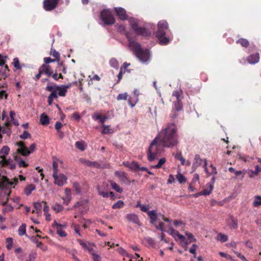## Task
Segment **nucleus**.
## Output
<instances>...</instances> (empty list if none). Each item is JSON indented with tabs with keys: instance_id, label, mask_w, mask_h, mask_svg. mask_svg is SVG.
<instances>
[{
	"instance_id": "1",
	"label": "nucleus",
	"mask_w": 261,
	"mask_h": 261,
	"mask_svg": "<svg viewBox=\"0 0 261 261\" xmlns=\"http://www.w3.org/2000/svg\"><path fill=\"white\" fill-rule=\"evenodd\" d=\"M159 136L160 143L163 147H173L178 143L177 127L173 123H168Z\"/></svg>"
},
{
	"instance_id": "2",
	"label": "nucleus",
	"mask_w": 261,
	"mask_h": 261,
	"mask_svg": "<svg viewBox=\"0 0 261 261\" xmlns=\"http://www.w3.org/2000/svg\"><path fill=\"white\" fill-rule=\"evenodd\" d=\"M115 11L120 19L122 20H128L131 28L137 35L143 37H148L151 35L150 32L145 27H139V20L137 19L134 17L128 18L126 10L124 8L115 7Z\"/></svg>"
},
{
	"instance_id": "3",
	"label": "nucleus",
	"mask_w": 261,
	"mask_h": 261,
	"mask_svg": "<svg viewBox=\"0 0 261 261\" xmlns=\"http://www.w3.org/2000/svg\"><path fill=\"white\" fill-rule=\"evenodd\" d=\"M16 144L18 146V148L16 150V152L14 153L13 158L18 163L19 167H27L29 166V164L23 161L18 154L24 156H29L31 153L35 151L36 149V144L35 143L32 144L29 149L23 142H17Z\"/></svg>"
},
{
	"instance_id": "4",
	"label": "nucleus",
	"mask_w": 261,
	"mask_h": 261,
	"mask_svg": "<svg viewBox=\"0 0 261 261\" xmlns=\"http://www.w3.org/2000/svg\"><path fill=\"white\" fill-rule=\"evenodd\" d=\"M169 28L168 22L164 20L160 21L158 24V31L156 32L155 36L158 39L159 43L162 45L168 44L170 39L166 36L165 30Z\"/></svg>"
},
{
	"instance_id": "5",
	"label": "nucleus",
	"mask_w": 261,
	"mask_h": 261,
	"mask_svg": "<svg viewBox=\"0 0 261 261\" xmlns=\"http://www.w3.org/2000/svg\"><path fill=\"white\" fill-rule=\"evenodd\" d=\"M130 48L134 53L136 56L142 63H146L150 59V54L149 49H143L139 43H132Z\"/></svg>"
},
{
	"instance_id": "6",
	"label": "nucleus",
	"mask_w": 261,
	"mask_h": 261,
	"mask_svg": "<svg viewBox=\"0 0 261 261\" xmlns=\"http://www.w3.org/2000/svg\"><path fill=\"white\" fill-rule=\"evenodd\" d=\"M158 137H156L151 142L147 152L148 160L152 162L155 160L156 156L162 151V148L160 143L158 144Z\"/></svg>"
},
{
	"instance_id": "7",
	"label": "nucleus",
	"mask_w": 261,
	"mask_h": 261,
	"mask_svg": "<svg viewBox=\"0 0 261 261\" xmlns=\"http://www.w3.org/2000/svg\"><path fill=\"white\" fill-rule=\"evenodd\" d=\"M100 19L107 25H112L115 23V19L109 9H103L100 12Z\"/></svg>"
},
{
	"instance_id": "8",
	"label": "nucleus",
	"mask_w": 261,
	"mask_h": 261,
	"mask_svg": "<svg viewBox=\"0 0 261 261\" xmlns=\"http://www.w3.org/2000/svg\"><path fill=\"white\" fill-rule=\"evenodd\" d=\"M60 0H44L43 8L46 11H51L57 8Z\"/></svg>"
},
{
	"instance_id": "9",
	"label": "nucleus",
	"mask_w": 261,
	"mask_h": 261,
	"mask_svg": "<svg viewBox=\"0 0 261 261\" xmlns=\"http://www.w3.org/2000/svg\"><path fill=\"white\" fill-rule=\"evenodd\" d=\"M55 180V184L57 185L59 187H62L66 183L67 178L66 176L63 174H56V176H53Z\"/></svg>"
},
{
	"instance_id": "10",
	"label": "nucleus",
	"mask_w": 261,
	"mask_h": 261,
	"mask_svg": "<svg viewBox=\"0 0 261 261\" xmlns=\"http://www.w3.org/2000/svg\"><path fill=\"white\" fill-rule=\"evenodd\" d=\"M71 84H69L66 85H60V86H57L55 87V90H56V92L58 91L57 93L58 94V96H65L66 94V93L67 92V89L70 88L71 86Z\"/></svg>"
},
{
	"instance_id": "11",
	"label": "nucleus",
	"mask_w": 261,
	"mask_h": 261,
	"mask_svg": "<svg viewBox=\"0 0 261 261\" xmlns=\"http://www.w3.org/2000/svg\"><path fill=\"white\" fill-rule=\"evenodd\" d=\"M39 68L43 74H45L48 77H51L53 70L49 65L43 64Z\"/></svg>"
},
{
	"instance_id": "12",
	"label": "nucleus",
	"mask_w": 261,
	"mask_h": 261,
	"mask_svg": "<svg viewBox=\"0 0 261 261\" xmlns=\"http://www.w3.org/2000/svg\"><path fill=\"white\" fill-rule=\"evenodd\" d=\"M259 59L260 56L259 53H256L248 56L246 60L250 64H255L259 62Z\"/></svg>"
},
{
	"instance_id": "13",
	"label": "nucleus",
	"mask_w": 261,
	"mask_h": 261,
	"mask_svg": "<svg viewBox=\"0 0 261 261\" xmlns=\"http://www.w3.org/2000/svg\"><path fill=\"white\" fill-rule=\"evenodd\" d=\"M125 218L129 222L135 223L139 226L141 225L138 216L135 214H128L126 215Z\"/></svg>"
},
{
	"instance_id": "14",
	"label": "nucleus",
	"mask_w": 261,
	"mask_h": 261,
	"mask_svg": "<svg viewBox=\"0 0 261 261\" xmlns=\"http://www.w3.org/2000/svg\"><path fill=\"white\" fill-rule=\"evenodd\" d=\"M148 215L150 219V223L152 225H155L158 220V217L161 216V213L157 214L156 210H152L148 212Z\"/></svg>"
},
{
	"instance_id": "15",
	"label": "nucleus",
	"mask_w": 261,
	"mask_h": 261,
	"mask_svg": "<svg viewBox=\"0 0 261 261\" xmlns=\"http://www.w3.org/2000/svg\"><path fill=\"white\" fill-rule=\"evenodd\" d=\"M26 237L30 239V240L33 243L36 244L38 248H40L43 251H45L47 249V247L46 246L44 245L41 242H39L38 240L36 238V237L33 236L30 237L28 235H26Z\"/></svg>"
},
{
	"instance_id": "16",
	"label": "nucleus",
	"mask_w": 261,
	"mask_h": 261,
	"mask_svg": "<svg viewBox=\"0 0 261 261\" xmlns=\"http://www.w3.org/2000/svg\"><path fill=\"white\" fill-rule=\"evenodd\" d=\"M115 174L119 178L121 184L127 182L128 179L126 174L124 172L116 171Z\"/></svg>"
},
{
	"instance_id": "17",
	"label": "nucleus",
	"mask_w": 261,
	"mask_h": 261,
	"mask_svg": "<svg viewBox=\"0 0 261 261\" xmlns=\"http://www.w3.org/2000/svg\"><path fill=\"white\" fill-rule=\"evenodd\" d=\"M79 161L81 163L88 167H94L96 168H100L101 167L100 164L98 162L95 161L91 162L90 161L82 158L80 159Z\"/></svg>"
},
{
	"instance_id": "18",
	"label": "nucleus",
	"mask_w": 261,
	"mask_h": 261,
	"mask_svg": "<svg viewBox=\"0 0 261 261\" xmlns=\"http://www.w3.org/2000/svg\"><path fill=\"white\" fill-rule=\"evenodd\" d=\"M194 162L192 165L193 171H195V169L202 164V160L200 159L199 154H196L194 158Z\"/></svg>"
},
{
	"instance_id": "19",
	"label": "nucleus",
	"mask_w": 261,
	"mask_h": 261,
	"mask_svg": "<svg viewBox=\"0 0 261 261\" xmlns=\"http://www.w3.org/2000/svg\"><path fill=\"white\" fill-rule=\"evenodd\" d=\"M4 67L0 69V76L5 79L9 75V69L7 65H4Z\"/></svg>"
},
{
	"instance_id": "20",
	"label": "nucleus",
	"mask_w": 261,
	"mask_h": 261,
	"mask_svg": "<svg viewBox=\"0 0 261 261\" xmlns=\"http://www.w3.org/2000/svg\"><path fill=\"white\" fill-rule=\"evenodd\" d=\"M40 123L43 125H47L49 123V118L45 113H42L40 116Z\"/></svg>"
},
{
	"instance_id": "21",
	"label": "nucleus",
	"mask_w": 261,
	"mask_h": 261,
	"mask_svg": "<svg viewBox=\"0 0 261 261\" xmlns=\"http://www.w3.org/2000/svg\"><path fill=\"white\" fill-rule=\"evenodd\" d=\"M75 146L76 148L81 151L85 150L87 146V144L83 141H79L76 142L75 143Z\"/></svg>"
},
{
	"instance_id": "22",
	"label": "nucleus",
	"mask_w": 261,
	"mask_h": 261,
	"mask_svg": "<svg viewBox=\"0 0 261 261\" xmlns=\"http://www.w3.org/2000/svg\"><path fill=\"white\" fill-rule=\"evenodd\" d=\"M10 151V148L7 146H4L0 150V158L3 159H5V157L8 154Z\"/></svg>"
},
{
	"instance_id": "23",
	"label": "nucleus",
	"mask_w": 261,
	"mask_h": 261,
	"mask_svg": "<svg viewBox=\"0 0 261 261\" xmlns=\"http://www.w3.org/2000/svg\"><path fill=\"white\" fill-rule=\"evenodd\" d=\"M207 185L209 189H205L203 190L201 192L199 193L200 195L207 196L209 195L211 193L212 190H213L214 186L212 184H207Z\"/></svg>"
},
{
	"instance_id": "24",
	"label": "nucleus",
	"mask_w": 261,
	"mask_h": 261,
	"mask_svg": "<svg viewBox=\"0 0 261 261\" xmlns=\"http://www.w3.org/2000/svg\"><path fill=\"white\" fill-rule=\"evenodd\" d=\"M35 189V186L33 184H30L25 188L24 190V194L26 195L29 196L31 194L32 192Z\"/></svg>"
},
{
	"instance_id": "25",
	"label": "nucleus",
	"mask_w": 261,
	"mask_h": 261,
	"mask_svg": "<svg viewBox=\"0 0 261 261\" xmlns=\"http://www.w3.org/2000/svg\"><path fill=\"white\" fill-rule=\"evenodd\" d=\"M236 43L240 44L242 47H247L249 45V42L248 40L245 38H240L236 41Z\"/></svg>"
},
{
	"instance_id": "26",
	"label": "nucleus",
	"mask_w": 261,
	"mask_h": 261,
	"mask_svg": "<svg viewBox=\"0 0 261 261\" xmlns=\"http://www.w3.org/2000/svg\"><path fill=\"white\" fill-rule=\"evenodd\" d=\"M26 224L25 223L22 224L19 227L18 231V234L20 236H22L26 234Z\"/></svg>"
},
{
	"instance_id": "27",
	"label": "nucleus",
	"mask_w": 261,
	"mask_h": 261,
	"mask_svg": "<svg viewBox=\"0 0 261 261\" xmlns=\"http://www.w3.org/2000/svg\"><path fill=\"white\" fill-rule=\"evenodd\" d=\"M138 101V97H137L136 96H130L128 100V103L129 105H130V107L133 108L136 105Z\"/></svg>"
},
{
	"instance_id": "28",
	"label": "nucleus",
	"mask_w": 261,
	"mask_h": 261,
	"mask_svg": "<svg viewBox=\"0 0 261 261\" xmlns=\"http://www.w3.org/2000/svg\"><path fill=\"white\" fill-rule=\"evenodd\" d=\"M174 110H175L177 111H181L183 108L182 102L180 100L175 101L174 103Z\"/></svg>"
},
{
	"instance_id": "29",
	"label": "nucleus",
	"mask_w": 261,
	"mask_h": 261,
	"mask_svg": "<svg viewBox=\"0 0 261 261\" xmlns=\"http://www.w3.org/2000/svg\"><path fill=\"white\" fill-rule=\"evenodd\" d=\"M34 208L36 211V213L40 215L42 214V204L40 202H37L34 204Z\"/></svg>"
},
{
	"instance_id": "30",
	"label": "nucleus",
	"mask_w": 261,
	"mask_h": 261,
	"mask_svg": "<svg viewBox=\"0 0 261 261\" xmlns=\"http://www.w3.org/2000/svg\"><path fill=\"white\" fill-rule=\"evenodd\" d=\"M111 186L114 190H115L116 192L118 193H122L123 191V189L119 187V186L115 182L113 181H110Z\"/></svg>"
},
{
	"instance_id": "31",
	"label": "nucleus",
	"mask_w": 261,
	"mask_h": 261,
	"mask_svg": "<svg viewBox=\"0 0 261 261\" xmlns=\"http://www.w3.org/2000/svg\"><path fill=\"white\" fill-rule=\"evenodd\" d=\"M125 35L128 41V45L130 48H132V46H131L132 42L138 43L137 42L133 40L132 37L130 36L131 33L129 32H125Z\"/></svg>"
},
{
	"instance_id": "32",
	"label": "nucleus",
	"mask_w": 261,
	"mask_h": 261,
	"mask_svg": "<svg viewBox=\"0 0 261 261\" xmlns=\"http://www.w3.org/2000/svg\"><path fill=\"white\" fill-rule=\"evenodd\" d=\"M144 241H145L149 245L151 246L152 247H154L155 246V242L153 239L150 238L149 237H146L144 238Z\"/></svg>"
},
{
	"instance_id": "33",
	"label": "nucleus",
	"mask_w": 261,
	"mask_h": 261,
	"mask_svg": "<svg viewBox=\"0 0 261 261\" xmlns=\"http://www.w3.org/2000/svg\"><path fill=\"white\" fill-rule=\"evenodd\" d=\"M110 64L112 67L117 69L119 67V63L117 59L112 58L110 61Z\"/></svg>"
},
{
	"instance_id": "34",
	"label": "nucleus",
	"mask_w": 261,
	"mask_h": 261,
	"mask_svg": "<svg viewBox=\"0 0 261 261\" xmlns=\"http://www.w3.org/2000/svg\"><path fill=\"white\" fill-rule=\"evenodd\" d=\"M50 54L51 56L55 58V60H56L57 61L59 62L60 60V54L55 49L51 48L50 50Z\"/></svg>"
},
{
	"instance_id": "35",
	"label": "nucleus",
	"mask_w": 261,
	"mask_h": 261,
	"mask_svg": "<svg viewBox=\"0 0 261 261\" xmlns=\"http://www.w3.org/2000/svg\"><path fill=\"white\" fill-rule=\"evenodd\" d=\"M124 205V202L122 200H119L117 202L115 203L112 205V208L113 209H117V208H120L122 207Z\"/></svg>"
},
{
	"instance_id": "36",
	"label": "nucleus",
	"mask_w": 261,
	"mask_h": 261,
	"mask_svg": "<svg viewBox=\"0 0 261 261\" xmlns=\"http://www.w3.org/2000/svg\"><path fill=\"white\" fill-rule=\"evenodd\" d=\"M255 200L253 202V205L255 207H258L261 205V196L256 195L255 196Z\"/></svg>"
},
{
	"instance_id": "37",
	"label": "nucleus",
	"mask_w": 261,
	"mask_h": 261,
	"mask_svg": "<svg viewBox=\"0 0 261 261\" xmlns=\"http://www.w3.org/2000/svg\"><path fill=\"white\" fill-rule=\"evenodd\" d=\"M2 132L3 134H6L8 136H10L11 131V129L9 127H5V126H2L0 125V133Z\"/></svg>"
},
{
	"instance_id": "38",
	"label": "nucleus",
	"mask_w": 261,
	"mask_h": 261,
	"mask_svg": "<svg viewBox=\"0 0 261 261\" xmlns=\"http://www.w3.org/2000/svg\"><path fill=\"white\" fill-rule=\"evenodd\" d=\"M166 161V160L165 158H161L160 159V160L159 161V162L158 163V164L154 165V166H153L152 167L153 168H155V169H159V168H160L162 165L165 163Z\"/></svg>"
},
{
	"instance_id": "39",
	"label": "nucleus",
	"mask_w": 261,
	"mask_h": 261,
	"mask_svg": "<svg viewBox=\"0 0 261 261\" xmlns=\"http://www.w3.org/2000/svg\"><path fill=\"white\" fill-rule=\"evenodd\" d=\"M176 178L180 184L185 182L186 181V177L179 172L176 175Z\"/></svg>"
},
{
	"instance_id": "40",
	"label": "nucleus",
	"mask_w": 261,
	"mask_h": 261,
	"mask_svg": "<svg viewBox=\"0 0 261 261\" xmlns=\"http://www.w3.org/2000/svg\"><path fill=\"white\" fill-rule=\"evenodd\" d=\"M218 240L222 242H225L227 241L228 237L227 235L222 233H219L218 234Z\"/></svg>"
},
{
	"instance_id": "41",
	"label": "nucleus",
	"mask_w": 261,
	"mask_h": 261,
	"mask_svg": "<svg viewBox=\"0 0 261 261\" xmlns=\"http://www.w3.org/2000/svg\"><path fill=\"white\" fill-rule=\"evenodd\" d=\"M13 65L17 69H21V67L19 64V61L18 58H14L12 62Z\"/></svg>"
},
{
	"instance_id": "42",
	"label": "nucleus",
	"mask_w": 261,
	"mask_h": 261,
	"mask_svg": "<svg viewBox=\"0 0 261 261\" xmlns=\"http://www.w3.org/2000/svg\"><path fill=\"white\" fill-rule=\"evenodd\" d=\"M52 208L57 213L60 212L63 209V206L58 203H56L52 206Z\"/></svg>"
},
{
	"instance_id": "43",
	"label": "nucleus",
	"mask_w": 261,
	"mask_h": 261,
	"mask_svg": "<svg viewBox=\"0 0 261 261\" xmlns=\"http://www.w3.org/2000/svg\"><path fill=\"white\" fill-rule=\"evenodd\" d=\"M6 247L8 250H11L13 244V239L12 238H8L6 239Z\"/></svg>"
},
{
	"instance_id": "44",
	"label": "nucleus",
	"mask_w": 261,
	"mask_h": 261,
	"mask_svg": "<svg viewBox=\"0 0 261 261\" xmlns=\"http://www.w3.org/2000/svg\"><path fill=\"white\" fill-rule=\"evenodd\" d=\"M186 234L188 237V238L189 240L191 239V240H190L185 242V244L186 245L191 243V242H192V241L193 242H196V240L195 238H194L193 236V234L192 233L187 232L186 233Z\"/></svg>"
},
{
	"instance_id": "45",
	"label": "nucleus",
	"mask_w": 261,
	"mask_h": 261,
	"mask_svg": "<svg viewBox=\"0 0 261 261\" xmlns=\"http://www.w3.org/2000/svg\"><path fill=\"white\" fill-rule=\"evenodd\" d=\"M37 253L36 252H31L29 254L28 259L27 261H34L35 259Z\"/></svg>"
},
{
	"instance_id": "46",
	"label": "nucleus",
	"mask_w": 261,
	"mask_h": 261,
	"mask_svg": "<svg viewBox=\"0 0 261 261\" xmlns=\"http://www.w3.org/2000/svg\"><path fill=\"white\" fill-rule=\"evenodd\" d=\"M129 167L131 169L134 170L135 171H139L140 169L139 165L137 162H132L130 164Z\"/></svg>"
},
{
	"instance_id": "47",
	"label": "nucleus",
	"mask_w": 261,
	"mask_h": 261,
	"mask_svg": "<svg viewBox=\"0 0 261 261\" xmlns=\"http://www.w3.org/2000/svg\"><path fill=\"white\" fill-rule=\"evenodd\" d=\"M103 130L102 131V133L103 134H110L113 132V130L109 128V126H106L105 125H103Z\"/></svg>"
},
{
	"instance_id": "48",
	"label": "nucleus",
	"mask_w": 261,
	"mask_h": 261,
	"mask_svg": "<svg viewBox=\"0 0 261 261\" xmlns=\"http://www.w3.org/2000/svg\"><path fill=\"white\" fill-rule=\"evenodd\" d=\"M53 168L54 170V173L53 174V176H56V174H58V165L57 162L55 161L53 162Z\"/></svg>"
},
{
	"instance_id": "49",
	"label": "nucleus",
	"mask_w": 261,
	"mask_h": 261,
	"mask_svg": "<svg viewBox=\"0 0 261 261\" xmlns=\"http://www.w3.org/2000/svg\"><path fill=\"white\" fill-rule=\"evenodd\" d=\"M19 137L21 139L25 140L27 138H31V135L27 130H24L23 134L20 135Z\"/></svg>"
},
{
	"instance_id": "50",
	"label": "nucleus",
	"mask_w": 261,
	"mask_h": 261,
	"mask_svg": "<svg viewBox=\"0 0 261 261\" xmlns=\"http://www.w3.org/2000/svg\"><path fill=\"white\" fill-rule=\"evenodd\" d=\"M231 221L232 222V224H231V227L233 229H237L238 227V222L237 219H234L231 217Z\"/></svg>"
},
{
	"instance_id": "51",
	"label": "nucleus",
	"mask_w": 261,
	"mask_h": 261,
	"mask_svg": "<svg viewBox=\"0 0 261 261\" xmlns=\"http://www.w3.org/2000/svg\"><path fill=\"white\" fill-rule=\"evenodd\" d=\"M8 59V58L7 56H3L1 54H0V66H3L4 65H5V63Z\"/></svg>"
},
{
	"instance_id": "52",
	"label": "nucleus",
	"mask_w": 261,
	"mask_h": 261,
	"mask_svg": "<svg viewBox=\"0 0 261 261\" xmlns=\"http://www.w3.org/2000/svg\"><path fill=\"white\" fill-rule=\"evenodd\" d=\"M127 94L126 93L119 94L117 96V99L118 100H126L127 98Z\"/></svg>"
},
{
	"instance_id": "53",
	"label": "nucleus",
	"mask_w": 261,
	"mask_h": 261,
	"mask_svg": "<svg viewBox=\"0 0 261 261\" xmlns=\"http://www.w3.org/2000/svg\"><path fill=\"white\" fill-rule=\"evenodd\" d=\"M57 232L58 235H59L61 237H65L67 236L66 233L61 229V227L57 228Z\"/></svg>"
},
{
	"instance_id": "54",
	"label": "nucleus",
	"mask_w": 261,
	"mask_h": 261,
	"mask_svg": "<svg viewBox=\"0 0 261 261\" xmlns=\"http://www.w3.org/2000/svg\"><path fill=\"white\" fill-rule=\"evenodd\" d=\"M174 225L176 227H178L180 226L185 225V223L182 220H175L174 221Z\"/></svg>"
},
{
	"instance_id": "55",
	"label": "nucleus",
	"mask_w": 261,
	"mask_h": 261,
	"mask_svg": "<svg viewBox=\"0 0 261 261\" xmlns=\"http://www.w3.org/2000/svg\"><path fill=\"white\" fill-rule=\"evenodd\" d=\"M44 64H48L50 63L55 62L57 61L56 60L51 59L50 57H45L43 59Z\"/></svg>"
},
{
	"instance_id": "56",
	"label": "nucleus",
	"mask_w": 261,
	"mask_h": 261,
	"mask_svg": "<svg viewBox=\"0 0 261 261\" xmlns=\"http://www.w3.org/2000/svg\"><path fill=\"white\" fill-rule=\"evenodd\" d=\"M154 225L156 229L160 230L163 232L165 231V229L164 228V224L163 222H160L159 225H156L155 224Z\"/></svg>"
},
{
	"instance_id": "57",
	"label": "nucleus",
	"mask_w": 261,
	"mask_h": 261,
	"mask_svg": "<svg viewBox=\"0 0 261 261\" xmlns=\"http://www.w3.org/2000/svg\"><path fill=\"white\" fill-rule=\"evenodd\" d=\"M178 111H177L173 109L171 111V114H170V117L173 119L176 118L178 116Z\"/></svg>"
},
{
	"instance_id": "58",
	"label": "nucleus",
	"mask_w": 261,
	"mask_h": 261,
	"mask_svg": "<svg viewBox=\"0 0 261 261\" xmlns=\"http://www.w3.org/2000/svg\"><path fill=\"white\" fill-rule=\"evenodd\" d=\"M198 248V246L196 244H193L192 246L190 248L189 252L193 254H196V249Z\"/></svg>"
},
{
	"instance_id": "59",
	"label": "nucleus",
	"mask_w": 261,
	"mask_h": 261,
	"mask_svg": "<svg viewBox=\"0 0 261 261\" xmlns=\"http://www.w3.org/2000/svg\"><path fill=\"white\" fill-rule=\"evenodd\" d=\"M169 234L173 237H174L176 236V232H178L177 231L174 230L173 227L171 226H169Z\"/></svg>"
},
{
	"instance_id": "60",
	"label": "nucleus",
	"mask_w": 261,
	"mask_h": 261,
	"mask_svg": "<svg viewBox=\"0 0 261 261\" xmlns=\"http://www.w3.org/2000/svg\"><path fill=\"white\" fill-rule=\"evenodd\" d=\"M98 194L100 195H101L103 197H109V193L103 191H101L99 190V188H97Z\"/></svg>"
},
{
	"instance_id": "61",
	"label": "nucleus",
	"mask_w": 261,
	"mask_h": 261,
	"mask_svg": "<svg viewBox=\"0 0 261 261\" xmlns=\"http://www.w3.org/2000/svg\"><path fill=\"white\" fill-rule=\"evenodd\" d=\"M123 76V68L122 67H121L120 69L119 72L117 75L118 77V80L116 83H118L122 79Z\"/></svg>"
},
{
	"instance_id": "62",
	"label": "nucleus",
	"mask_w": 261,
	"mask_h": 261,
	"mask_svg": "<svg viewBox=\"0 0 261 261\" xmlns=\"http://www.w3.org/2000/svg\"><path fill=\"white\" fill-rule=\"evenodd\" d=\"M234 253L237 255V256L239 258H240V259H241L243 261H248V260L246 259V258H245V257L244 255L241 254V253H240V252H239L238 251H235Z\"/></svg>"
},
{
	"instance_id": "63",
	"label": "nucleus",
	"mask_w": 261,
	"mask_h": 261,
	"mask_svg": "<svg viewBox=\"0 0 261 261\" xmlns=\"http://www.w3.org/2000/svg\"><path fill=\"white\" fill-rule=\"evenodd\" d=\"M1 162H3V164L8 165L10 164L11 162H13V160L11 159H7L6 158L5 159H2Z\"/></svg>"
},
{
	"instance_id": "64",
	"label": "nucleus",
	"mask_w": 261,
	"mask_h": 261,
	"mask_svg": "<svg viewBox=\"0 0 261 261\" xmlns=\"http://www.w3.org/2000/svg\"><path fill=\"white\" fill-rule=\"evenodd\" d=\"M58 96V94L57 92H56V90H54L48 96V97H49L51 99H54L55 98H57Z\"/></svg>"
}]
</instances>
